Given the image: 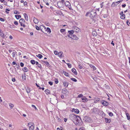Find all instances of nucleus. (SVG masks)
<instances>
[{"label":"nucleus","instance_id":"obj_1","mask_svg":"<svg viewBox=\"0 0 130 130\" xmlns=\"http://www.w3.org/2000/svg\"><path fill=\"white\" fill-rule=\"evenodd\" d=\"M96 11L94 9H92L90 12L91 15V16H90V17H92L93 18L95 17L96 14Z\"/></svg>","mask_w":130,"mask_h":130},{"label":"nucleus","instance_id":"obj_2","mask_svg":"<svg viewBox=\"0 0 130 130\" xmlns=\"http://www.w3.org/2000/svg\"><path fill=\"white\" fill-rule=\"evenodd\" d=\"M83 120L84 121L87 122H91V118L88 116L85 117Z\"/></svg>","mask_w":130,"mask_h":130},{"label":"nucleus","instance_id":"obj_3","mask_svg":"<svg viewBox=\"0 0 130 130\" xmlns=\"http://www.w3.org/2000/svg\"><path fill=\"white\" fill-rule=\"evenodd\" d=\"M99 111L98 109L95 107H94L91 110V113H98Z\"/></svg>","mask_w":130,"mask_h":130},{"label":"nucleus","instance_id":"obj_4","mask_svg":"<svg viewBox=\"0 0 130 130\" xmlns=\"http://www.w3.org/2000/svg\"><path fill=\"white\" fill-rule=\"evenodd\" d=\"M76 116L74 114H72L69 116V118L71 120L73 121V120H75V118H76Z\"/></svg>","mask_w":130,"mask_h":130},{"label":"nucleus","instance_id":"obj_5","mask_svg":"<svg viewBox=\"0 0 130 130\" xmlns=\"http://www.w3.org/2000/svg\"><path fill=\"white\" fill-rule=\"evenodd\" d=\"M72 29L73 30H74L75 32H79L81 31V30L79 28L73 26L72 27Z\"/></svg>","mask_w":130,"mask_h":130},{"label":"nucleus","instance_id":"obj_6","mask_svg":"<svg viewBox=\"0 0 130 130\" xmlns=\"http://www.w3.org/2000/svg\"><path fill=\"white\" fill-rule=\"evenodd\" d=\"M65 5L66 7L68 8L69 9H71V6L70 3L68 2H66L65 3Z\"/></svg>","mask_w":130,"mask_h":130},{"label":"nucleus","instance_id":"obj_7","mask_svg":"<svg viewBox=\"0 0 130 130\" xmlns=\"http://www.w3.org/2000/svg\"><path fill=\"white\" fill-rule=\"evenodd\" d=\"M62 93L66 95H67L68 93V92L66 89H63L62 90Z\"/></svg>","mask_w":130,"mask_h":130},{"label":"nucleus","instance_id":"obj_8","mask_svg":"<svg viewBox=\"0 0 130 130\" xmlns=\"http://www.w3.org/2000/svg\"><path fill=\"white\" fill-rule=\"evenodd\" d=\"M0 35L3 38H5L7 37L6 35H4V34L3 33L1 30L0 29Z\"/></svg>","mask_w":130,"mask_h":130},{"label":"nucleus","instance_id":"obj_9","mask_svg":"<svg viewBox=\"0 0 130 130\" xmlns=\"http://www.w3.org/2000/svg\"><path fill=\"white\" fill-rule=\"evenodd\" d=\"M90 24H94L95 23L96 20L93 18H91L89 20Z\"/></svg>","mask_w":130,"mask_h":130},{"label":"nucleus","instance_id":"obj_10","mask_svg":"<svg viewBox=\"0 0 130 130\" xmlns=\"http://www.w3.org/2000/svg\"><path fill=\"white\" fill-rule=\"evenodd\" d=\"M62 3L61 2H58L57 3V5L59 8L61 7L62 6Z\"/></svg>","mask_w":130,"mask_h":130},{"label":"nucleus","instance_id":"obj_11","mask_svg":"<svg viewBox=\"0 0 130 130\" xmlns=\"http://www.w3.org/2000/svg\"><path fill=\"white\" fill-rule=\"evenodd\" d=\"M102 104L104 106H108L109 105V103L108 102L105 101H103Z\"/></svg>","mask_w":130,"mask_h":130},{"label":"nucleus","instance_id":"obj_12","mask_svg":"<svg viewBox=\"0 0 130 130\" xmlns=\"http://www.w3.org/2000/svg\"><path fill=\"white\" fill-rule=\"evenodd\" d=\"M88 101L87 99L85 97H84L82 98V101L83 102H85Z\"/></svg>","mask_w":130,"mask_h":130},{"label":"nucleus","instance_id":"obj_13","mask_svg":"<svg viewBox=\"0 0 130 130\" xmlns=\"http://www.w3.org/2000/svg\"><path fill=\"white\" fill-rule=\"evenodd\" d=\"M33 21L34 22L35 24H37L39 22L38 21L37 19H36L35 17H34L33 18Z\"/></svg>","mask_w":130,"mask_h":130},{"label":"nucleus","instance_id":"obj_14","mask_svg":"<svg viewBox=\"0 0 130 130\" xmlns=\"http://www.w3.org/2000/svg\"><path fill=\"white\" fill-rule=\"evenodd\" d=\"M59 53L58 56L59 57L61 58L63 56V54L62 52H60Z\"/></svg>","mask_w":130,"mask_h":130},{"label":"nucleus","instance_id":"obj_15","mask_svg":"<svg viewBox=\"0 0 130 130\" xmlns=\"http://www.w3.org/2000/svg\"><path fill=\"white\" fill-rule=\"evenodd\" d=\"M72 71L75 75H77V73L76 69L74 68H73L72 69Z\"/></svg>","mask_w":130,"mask_h":130},{"label":"nucleus","instance_id":"obj_16","mask_svg":"<svg viewBox=\"0 0 130 130\" xmlns=\"http://www.w3.org/2000/svg\"><path fill=\"white\" fill-rule=\"evenodd\" d=\"M72 110L74 112L78 114L79 113V111L77 109H75L74 108H73Z\"/></svg>","mask_w":130,"mask_h":130},{"label":"nucleus","instance_id":"obj_17","mask_svg":"<svg viewBox=\"0 0 130 130\" xmlns=\"http://www.w3.org/2000/svg\"><path fill=\"white\" fill-rule=\"evenodd\" d=\"M63 84L66 87H67L69 85V83L67 82H63Z\"/></svg>","mask_w":130,"mask_h":130},{"label":"nucleus","instance_id":"obj_18","mask_svg":"<svg viewBox=\"0 0 130 130\" xmlns=\"http://www.w3.org/2000/svg\"><path fill=\"white\" fill-rule=\"evenodd\" d=\"M74 32V30H71L68 31V34H69L70 35H73V34Z\"/></svg>","mask_w":130,"mask_h":130},{"label":"nucleus","instance_id":"obj_19","mask_svg":"<svg viewBox=\"0 0 130 130\" xmlns=\"http://www.w3.org/2000/svg\"><path fill=\"white\" fill-rule=\"evenodd\" d=\"M24 15L25 20L28 21V18L27 14L26 13H25L24 14Z\"/></svg>","mask_w":130,"mask_h":130},{"label":"nucleus","instance_id":"obj_20","mask_svg":"<svg viewBox=\"0 0 130 130\" xmlns=\"http://www.w3.org/2000/svg\"><path fill=\"white\" fill-rule=\"evenodd\" d=\"M68 37L70 38H72L73 39H75V38H74L75 36L73 35H70L69 34L68 35Z\"/></svg>","mask_w":130,"mask_h":130},{"label":"nucleus","instance_id":"obj_21","mask_svg":"<svg viewBox=\"0 0 130 130\" xmlns=\"http://www.w3.org/2000/svg\"><path fill=\"white\" fill-rule=\"evenodd\" d=\"M25 88L26 89V91L27 93H30V89L28 87Z\"/></svg>","mask_w":130,"mask_h":130},{"label":"nucleus","instance_id":"obj_22","mask_svg":"<svg viewBox=\"0 0 130 130\" xmlns=\"http://www.w3.org/2000/svg\"><path fill=\"white\" fill-rule=\"evenodd\" d=\"M25 22V21L23 19H20L19 20V22L20 23H24Z\"/></svg>","mask_w":130,"mask_h":130},{"label":"nucleus","instance_id":"obj_23","mask_svg":"<svg viewBox=\"0 0 130 130\" xmlns=\"http://www.w3.org/2000/svg\"><path fill=\"white\" fill-rule=\"evenodd\" d=\"M43 62L45 63V64L47 66H48L49 67H50L51 66L49 64V63L47 61H43Z\"/></svg>","mask_w":130,"mask_h":130},{"label":"nucleus","instance_id":"obj_24","mask_svg":"<svg viewBox=\"0 0 130 130\" xmlns=\"http://www.w3.org/2000/svg\"><path fill=\"white\" fill-rule=\"evenodd\" d=\"M89 66L91 68H93L94 70H95L96 69L95 67L92 64H90Z\"/></svg>","mask_w":130,"mask_h":130},{"label":"nucleus","instance_id":"obj_25","mask_svg":"<svg viewBox=\"0 0 130 130\" xmlns=\"http://www.w3.org/2000/svg\"><path fill=\"white\" fill-rule=\"evenodd\" d=\"M105 121L107 123H109L110 122V119H108L106 118H105Z\"/></svg>","mask_w":130,"mask_h":130},{"label":"nucleus","instance_id":"obj_26","mask_svg":"<svg viewBox=\"0 0 130 130\" xmlns=\"http://www.w3.org/2000/svg\"><path fill=\"white\" fill-rule=\"evenodd\" d=\"M63 73L65 75L67 76H69V74L68 73L65 71H63Z\"/></svg>","mask_w":130,"mask_h":130},{"label":"nucleus","instance_id":"obj_27","mask_svg":"<svg viewBox=\"0 0 130 130\" xmlns=\"http://www.w3.org/2000/svg\"><path fill=\"white\" fill-rule=\"evenodd\" d=\"M34 124L32 122H30L28 124V126L30 127V126H34Z\"/></svg>","mask_w":130,"mask_h":130},{"label":"nucleus","instance_id":"obj_28","mask_svg":"<svg viewBox=\"0 0 130 130\" xmlns=\"http://www.w3.org/2000/svg\"><path fill=\"white\" fill-rule=\"evenodd\" d=\"M9 105L11 109H12V108L14 106V105L13 104H12L11 103H9Z\"/></svg>","mask_w":130,"mask_h":130},{"label":"nucleus","instance_id":"obj_29","mask_svg":"<svg viewBox=\"0 0 130 130\" xmlns=\"http://www.w3.org/2000/svg\"><path fill=\"white\" fill-rule=\"evenodd\" d=\"M15 17H16V18L17 19H19V18H21V16L20 15H15Z\"/></svg>","mask_w":130,"mask_h":130},{"label":"nucleus","instance_id":"obj_30","mask_svg":"<svg viewBox=\"0 0 130 130\" xmlns=\"http://www.w3.org/2000/svg\"><path fill=\"white\" fill-rule=\"evenodd\" d=\"M30 62L32 64H34L36 63V61L34 60H32L30 61Z\"/></svg>","mask_w":130,"mask_h":130},{"label":"nucleus","instance_id":"obj_31","mask_svg":"<svg viewBox=\"0 0 130 130\" xmlns=\"http://www.w3.org/2000/svg\"><path fill=\"white\" fill-rule=\"evenodd\" d=\"M46 31H47V32H51V29L48 27H47L46 29L45 30Z\"/></svg>","mask_w":130,"mask_h":130},{"label":"nucleus","instance_id":"obj_32","mask_svg":"<svg viewBox=\"0 0 130 130\" xmlns=\"http://www.w3.org/2000/svg\"><path fill=\"white\" fill-rule=\"evenodd\" d=\"M92 34L94 36H97V34L96 31H94L92 32Z\"/></svg>","mask_w":130,"mask_h":130},{"label":"nucleus","instance_id":"obj_33","mask_svg":"<svg viewBox=\"0 0 130 130\" xmlns=\"http://www.w3.org/2000/svg\"><path fill=\"white\" fill-rule=\"evenodd\" d=\"M78 67L80 69H82L83 68V67L81 64L80 63H78Z\"/></svg>","mask_w":130,"mask_h":130},{"label":"nucleus","instance_id":"obj_34","mask_svg":"<svg viewBox=\"0 0 130 130\" xmlns=\"http://www.w3.org/2000/svg\"><path fill=\"white\" fill-rule=\"evenodd\" d=\"M45 92L46 94H48L50 93V91L48 90H46L45 91Z\"/></svg>","mask_w":130,"mask_h":130},{"label":"nucleus","instance_id":"obj_35","mask_svg":"<svg viewBox=\"0 0 130 130\" xmlns=\"http://www.w3.org/2000/svg\"><path fill=\"white\" fill-rule=\"evenodd\" d=\"M80 119V120H81V119L80 118V117L79 116H76V118H75V120H77L78 119Z\"/></svg>","mask_w":130,"mask_h":130},{"label":"nucleus","instance_id":"obj_36","mask_svg":"<svg viewBox=\"0 0 130 130\" xmlns=\"http://www.w3.org/2000/svg\"><path fill=\"white\" fill-rule=\"evenodd\" d=\"M36 56L40 59H41L42 57V56L40 54H39L38 55H36Z\"/></svg>","mask_w":130,"mask_h":130},{"label":"nucleus","instance_id":"obj_37","mask_svg":"<svg viewBox=\"0 0 130 130\" xmlns=\"http://www.w3.org/2000/svg\"><path fill=\"white\" fill-rule=\"evenodd\" d=\"M117 4H116V3L115 2H113L111 5V6L112 7H114L115 6H117Z\"/></svg>","mask_w":130,"mask_h":130},{"label":"nucleus","instance_id":"obj_38","mask_svg":"<svg viewBox=\"0 0 130 130\" xmlns=\"http://www.w3.org/2000/svg\"><path fill=\"white\" fill-rule=\"evenodd\" d=\"M56 13L57 14H60V13H61L62 14V12L60 10L59 11H57L56 12Z\"/></svg>","mask_w":130,"mask_h":130},{"label":"nucleus","instance_id":"obj_39","mask_svg":"<svg viewBox=\"0 0 130 130\" xmlns=\"http://www.w3.org/2000/svg\"><path fill=\"white\" fill-rule=\"evenodd\" d=\"M125 18V15L124 14L121 15V18L122 19H124Z\"/></svg>","mask_w":130,"mask_h":130},{"label":"nucleus","instance_id":"obj_40","mask_svg":"<svg viewBox=\"0 0 130 130\" xmlns=\"http://www.w3.org/2000/svg\"><path fill=\"white\" fill-rule=\"evenodd\" d=\"M34 126H30V127H29V130H34Z\"/></svg>","mask_w":130,"mask_h":130},{"label":"nucleus","instance_id":"obj_41","mask_svg":"<svg viewBox=\"0 0 130 130\" xmlns=\"http://www.w3.org/2000/svg\"><path fill=\"white\" fill-rule=\"evenodd\" d=\"M126 117L127 118V119L128 120L129 119H130V117L129 116V114L128 113H126Z\"/></svg>","mask_w":130,"mask_h":130},{"label":"nucleus","instance_id":"obj_42","mask_svg":"<svg viewBox=\"0 0 130 130\" xmlns=\"http://www.w3.org/2000/svg\"><path fill=\"white\" fill-rule=\"evenodd\" d=\"M71 79L72 80L73 82H76L77 81V80L75 78H71Z\"/></svg>","mask_w":130,"mask_h":130},{"label":"nucleus","instance_id":"obj_43","mask_svg":"<svg viewBox=\"0 0 130 130\" xmlns=\"http://www.w3.org/2000/svg\"><path fill=\"white\" fill-rule=\"evenodd\" d=\"M23 70H23L25 72H27L28 71V69L25 67L24 68Z\"/></svg>","mask_w":130,"mask_h":130},{"label":"nucleus","instance_id":"obj_44","mask_svg":"<svg viewBox=\"0 0 130 130\" xmlns=\"http://www.w3.org/2000/svg\"><path fill=\"white\" fill-rule=\"evenodd\" d=\"M14 13L15 14H20V12L17 11L15 10L14 12Z\"/></svg>","mask_w":130,"mask_h":130},{"label":"nucleus","instance_id":"obj_45","mask_svg":"<svg viewBox=\"0 0 130 130\" xmlns=\"http://www.w3.org/2000/svg\"><path fill=\"white\" fill-rule=\"evenodd\" d=\"M15 27V26L14 25H10V27L11 28H14Z\"/></svg>","mask_w":130,"mask_h":130},{"label":"nucleus","instance_id":"obj_46","mask_svg":"<svg viewBox=\"0 0 130 130\" xmlns=\"http://www.w3.org/2000/svg\"><path fill=\"white\" fill-rule=\"evenodd\" d=\"M22 78L23 79H24V80H25V79L26 78V77L25 75H22Z\"/></svg>","mask_w":130,"mask_h":130},{"label":"nucleus","instance_id":"obj_47","mask_svg":"<svg viewBox=\"0 0 130 130\" xmlns=\"http://www.w3.org/2000/svg\"><path fill=\"white\" fill-rule=\"evenodd\" d=\"M67 65L68 66V67L69 68H71V64L69 63H67Z\"/></svg>","mask_w":130,"mask_h":130},{"label":"nucleus","instance_id":"obj_48","mask_svg":"<svg viewBox=\"0 0 130 130\" xmlns=\"http://www.w3.org/2000/svg\"><path fill=\"white\" fill-rule=\"evenodd\" d=\"M66 29H61L60 30V31L61 32H64L65 31Z\"/></svg>","mask_w":130,"mask_h":130},{"label":"nucleus","instance_id":"obj_49","mask_svg":"<svg viewBox=\"0 0 130 130\" xmlns=\"http://www.w3.org/2000/svg\"><path fill=\"white\" fill-rule=\"evenodd\" d=\"M58 52L57 51H55L54 52V53L55 55H57L59 54Z\"/></svg>","mask_w":130,"mask_h":130},{"label":"nucleus","instance_id":"obj_50","mask_svg":"<svg viewBox=\"0 0 130 130\" xmlns=\"http://www.w3.org/2000/svg\"><path fill=\"white\" fill-rule=\"evenodd\" d=\"M56 80L55 81V82L56 84H57L58 82V81L57 79H56Z\"/></svg>","mask_w":130,"mask_h":130},{"label":"nucleus","instance_id":"obj_51","mask_svg":"<svg viewBox=\"0 0 130 130\" xmlns=\"http://www.w3.org/2000/svg\"><path fill=\"white\" fill-rule=\"evenodd\" d=\"M14 24L16 25H18V22L16 21H15L14 22Z\"/></svg>","mask_w":130,"mask_h":130},{"label":"nucleus","instance_id":"obj_52","mask_svg":"<svg viewBox=\"0 0 130 130\" xmlns=\"http://www.w3.org/2000/svg\"><path fill=\"white\" fill-rule=\"evenodd\" d=\"M31 106L32 107H33L34 108H35V109H36V110H37V108H36V107L34 106V105H31Z\"/></svg>","mask_w":130,"mask_h":130},{"label":"nucleus","instance_id":"obj_53","mask_svg":"<svg viewBox=\"0 0 130 130\" xmlns=\"http://www.w3.org/2000/svg\"><path fill=\"white\" fill-rule=\"evenodd\" d=\"M109 116H112L113 115V113L111 112H110L109 113Z\"/></svg>","mask_w":130,"mask_h":130},{"label":"nucleus","instance_id":"obj_54","mask_svg":"<svg viewBox=\"0 0 130 130\" xmlns=\"http://www.w3.org/2000/svg\"><path fill=\"white\" fill-rule=\"evenodd\" d=\"M35 27L37 30H39V28L36 25Z\"/></svg>","mask_w":130,"mask_h":130},{"label":"nucleus","instance_id":"obj_55","mask_svg":"<svg viewBox=\"0 0 130 130\" xmlns=\"http://www.w3.org/2000/svg\"><path fill=\"white\" fill-rule=\"evenodd\" d=\"M20 65L21 67H22L23 66L24 64L23 63L21 62L20 63Z\"/></svg>","mask_w":130,"mask_h":130},{"label":"nucleus","instance_id":"obj_56","mask_svg":"<svg viewBox=\"0 0 130 130\" xmlns=\"http://www.w3.org/2000/svg\"><path fill=\"white\" fill-rule=\"evenodd\" d=\"M48 83L51 85H52L53 84V82H49Z\"/></svg>","mask_w":130,"mask_h":130},{"label":"nucleus","instance_id":"obj_57","mask_svg":"<svg viewBox=\"0 0 130 130\" xmlns=\"http://www.w3.org/2000/svg\"><path fill=\"white\" fill-rule=\"evenodd\" d=\"M27 5V3L26 1H25L24 3V6H26Z\"/></svg>","mask_w":130,"mask_h":130},{"label":"nucleus","instance_id":"obj_58","mask_svg":"<svg viewBox=\"0 0 130 130\" xmlns=\"http://www.w3.org/2000/svg\"><path fill=\"white\" fill-rule=\"evenodd\" d=\"M83 96V95L82 94H80L78 95V98H80Z\"/></svg>","mask_w":130,"mask_h":130},{"label":"nucleus","instance_id":"obj_59","mask_svg":"<svg viewBox=\"0 0 130 130\" xmlns=\"http://www.w3.org/2000/svg\"><path fill=\"white\" fill-rule=\"evenodd\" d=\"M122 1V0H121H121L119 1H118L116 3H117V5L118 4H119Z\"/></svg>","mask_w":130,"mask_h":130},{"label":"nucleus","instance_id":"obj_60","mask_svg":"<svg viewBox=\"0 0 130 130\" xmlns=\"http://www.w3.org/2000/svg\"><path fill=\"white\" fill-rule=\"evenodd\" d=\"M15 52H13L12 53V57H14L15 56Z\"/></svg>","mask_w":130,"mask_h":130},{"label":"nucleus","instance_id":"obj_61","mask_svg":"<svg viewBox=\"0 0 130 130\" xmlns=\"http://www.w3.org/2000/svg\"><path fill=\"white\" fill-rule=\"evenodd\" d=\"M0 20L1 21H5V20L4 19L1 18L0 19Z\"/></svg>","mask_w":130,"mask_h":130},{"label":"nucleus","instance_id":"obj_62","mask_svg":"<svg viewBox=\"0 0 130 130\" xmlns=\"http://www.w3.org/2000/svg\"><path fill=\"white\" fill-rule=\"evenodd\" d=\"M38 67L40 69L41 68V66L40 64H38Z\"/></svg>","mask_w":130,"mask_h":130},{"label":"nucleus","instance_id":"obj_63","mask_svg":"<svg viewBox=\"0 0 130 130\" xmlns=\"http://www.w3.org/2000/svg\"><path fill=\"white\" fill-rule=\"evenodd\" d=\"M12 81L13 82H14L15 81V79L14 78H12Z\"/></svg>","mask_w":130,"mask_h":130},{"label":"nucleus","instance_id":"obj_64","mask_svg":"<svg viewBox=\"0 0 130 130\" xmlns=\"http://www.w3.org/2000/svg\"><path fill=\"white\" fill-rule=\"evenodd\" d=\"M126 6V5L125 4H124L123 5H122V7L123 8L125 7Z\"/></svg>","mask_w":130,"mask_h":130}]
</instances>
